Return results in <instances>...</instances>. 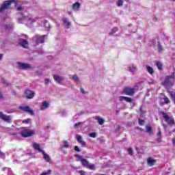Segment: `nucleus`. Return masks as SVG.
<instances>
[{
  "instance_id": "obj_41",
  "label": "nucleus",
  "mask_w": 175,
  "mask_h": 175,
  "mask_svg": "<svg viewBox=\"0 0 175 175\" xmlns=\"http://www.w3.org/2000/svg\"><path fill=\"white\" fill-rule=\"evenodd\" d=\"M75 151H77V152H80V148H79V146H75Z\"/></svg>"
},
{
  "instance_id": "obj_54",
  "label": "nucleus",
  "mask_w": 175,
  "mask_h": 175,
  "mask_svg": "<svg viewBox=\"0 0 175 175\" xmlns=\"http://www.w3.org/2000/svg\"><path fill=\"white\" fill-rule=\"evenodd\" d=\"M142 107L140 108L141 116H142V114H143V113L142 112Z\"/></svg>"
},
{
  "instance_id": "obj_2",
  "label": "nucleus",
  "mask_w": 175,
  "mask_h": 175,
  "mask_svg": "<svg viewBox=\"0 0 175 175\" xmlns=\"http://www.w3.org/2000/svg\"><path fill=\"white\" fill-rule=\"evenodd\" d=\"M77 161H80L82 166L86 167V169H89L90 170H95V165L92 163H90L87 159L83 158V156H77Z\"/></svg>"
},
{
  "instance_id": "obj_28",
  "label": "nucleus",
  "mask_w": 175,
  "mask_h": 175,
  "mask_svg": "<svg viewBox=\"0 0 175 175\" xmlns=\"http://www.w3.org/2000/svg\"><path fill=\"white\" fill-rule=\"evenodd\" d=\"M96 120L100 125H103L105 120L103 118L98 116L96 118Z\"/></svg>"
},
{
  "instance_id": "obj_47",
  "label": "nucleus",
  "mask_w": 175,
  "mask_h": 175,
  "mask_svg": "<svg viewBox=\"0 0 175 175\" xmlns=\"http://www.w3.org/2000/svg\"><path fill=\"white\" fill-rule=\"evenodd\" d=\"M49 83H50V79H45V84H49Z\"/></svg>"
},
{
  "instance_id": "obj_48",
  "label": "nucleus",
  "mask_w": 175,
  "mask_h": 175,
  "mask_svg": "<svg viewBox=\"0 0 175 175\" xmlns=\"http://www.w3.org/2000/svg\"><path fill=\"white\" fill-rule=\"evenodd\" d=\"M38 54H43V49H40V50L38 51Z\"/></svg>"
},
{
  "instance_id": "obj_17",
  "label": "nucleus",
  "mask_w": 175,
  "mask_h": 175,
  "mask_svg": "<svg viewBox=\"0 0 175 175\" xmlns=\"http://www.w3.org/2000/svg\"><path fill=\"white\" fill-rule=\"evenodd\" d=\"M118 98H119V100H120V102H122V100H125V102H129V103H131V102H132V98L131 97L120 96Z\"/></svg>"
},
{
  "instance_id": "obj_20",
  "label": "nucleus",
  "mask_w": 175,
  "mask_h": 175,
  "mask_svg": "<svg viewBox=\"0 0 175 175\" xmlns=\"http://www.w3.org/2000/svg\"><path fill=\"white\" fill-rule=\"evenodd\" d=\"M49 106V102L47 101H44L42 102V104L40 107V109L41 110H46V109H47Z\"/></svg>"
},
{
  "instance_id": "obj_50",
  "label": "nucleus",
  "mask_w": 175,
  "mask_h": 175,
  "mask_svg": "<svg viewBox=\"0 0 175 175\" xmlns=\"http://www.w3.org/2000/svg\"><path fill=\"white\" fill-rule=\"evenodd\" d=\"M17 10H23V7H18Z\"/></svg>"
},
{
  "instance_id": "obj_19",
  "label": "nucleus",
  "mask_w": 175,
  "mask_h": 175,
  "mask_svg": "<svg viewBox=\"0 0 175 175\" xmlns=\"http://www.w3.org/2000/svg\"><path fill=\"white\" fill-rule=\"evenodd\" d=\"M80 6H81V4L79 2H76L72 5V10L75 12H77L80 9Z\"/></svg>"
},
{
  "instance_id": "obj_29",
  "label": "nucleus",
  "mask_w": 175,
  "mask_h": 175,
  "mask_svg": "<svg viewBox=\"0 0 175 175\" xmlns=\"http://www.w3.org/2000/svg\"><path fill=\"white\" fill-rule=\"evenodd\" d=\"M62 147L64 148H69V144L68 143V142H66V141H64L63 142V146H62Z\"/></svg>"
},
{
  "instance_id": "obj_9",
  "label": "nucleus",
  "mask_w": 175,
  "mask_h": 175,
  "mask_svg": "<svg viewBox=\"0 0 175 175\" xmlns=\"http://www.w3.org/2000/svg\"><path fill=\"white\" fill-rule=\"evenodd\" d=\"M19 109L20 110H23V111L29 113L31 116H35V112L29 106H20Z\"/></svg>"
},
{
  "instance_id": "obj_36",
  "label": "nucleus",
  "mask_w": 175,
  "mask_h": 175,
  "mask_svg": "<svg viewBox=\"0 0 175 175\" xmlns=\"http://www.w3.org/2000/svg\"><path fill=\"white\" fill-rule=\"evenodd\" d=\"M72 80L77 82H79L80 81V79H79V77H77V75H75L72 76Z\"/></svg>"
},
{
  "instance_id": "obj_11",
  "label": "nucleus",
  "mask_w": 175,
  "mask_h": 175,
  "mask_svg": "<svg viewBox=\"0 0 175 175\" xmlns=\"http://www.w3.org/2000/svg\"><path fill=\"white\" fill-rule=\"evenodd\" d=\"M0 118H1V120H3L5 122H8V123H10L12 121V117H10L9 116H6V115L2 113V112H0Z\"/></svg>"
},
{
  "instance_id": "obj_33",
  "label": "nucleus",
  "mask_w": 175,
  "mask_h": 175,
  "mask_svg": "<svg viewBox=\"0 0 175 175\" xmlns=\"http://www.w3.org/2000/svg\"><path fill=\"white\" fill-rule=\"evenodd\" d=\"M156 65L159 70H162V63L161 62H157L156 63Z\"/></svg>"
},
{
  "instance_id": "obj_55",
  "label": "nucleus",
  "mask_w": 175,
  "mask_h": 175,
  "mask_svg": "<svg viewBox=\"0 0 175 175\" xmlns=\"http://www.w3.org/2000/svg\"><path fill=\"white\" fill-rule=\"evenodd\" d=\"M68 14H72V12H68Z\"/></svg>"
},
{
  "instance_id": "obj_6",
  "label": "nucleus",
  "mask_w": 175,
  "mask_h": 175,
  "mask_svg": "<svg viewBox=\"0 0 175 175\" xmlns=\"http://www.w3.org/2000/svg\"><path fill=\"white\" fill-rule=\"evenodd\" d=\"M35 134V130H31L29 129H23L22 131L21 132V136L23 137H30V136H33Z\"/></svg>"
},
{
  "instance_id": "obj_37",
  "label": "nucleus",
  "mask_w": 175,
  "mask_h": 175,
  "mask_svg": "<svg viewBox=\"0 0 175 175\" xmlns=\"http://www.w3.org/2000/svg\"><path fill=\"white\" fill-rule=\"evenodd\" d=\"M89 136H90V137L95 138V137H96V133H90L89 134Z\"/></svg>"
},
{
  "instance_id": "obj_13",
  "label": "nucleus",
  "mask_w": 175,
  "mask_h": 175,
  "mask_svg": "<svg viewBox=\"0 0 175 175\" xmlns=\"http://www.w3.org/2000/svg\"><path fill=\"white\" fill-rule=\"evenodd\" d=\"M53 79L57 84H61L64 80H65V78L62 76L55 75H53Z\"/></svg>"
},
{
  "instance_id": "obj_23",
  "label": "nucleus",
  "mask_w": 175,
  "mask_h": 175,
  "mask_svg": "<svg viewBox=\"0 0 175 175\" xmlns=\"http://www.w3.org/2000/svg\"><path fill=\"white\" fill-rule=\"evenodd\" d=\"M147 162H148V165H149V166H152V165H154V163H155V160L151 157H149L147 159Z\"/></svg>"
},
{
  "instance_id": "obj_16",
  "label": "nucleus",
  "mask_w": 175,
  "mask_h": 175,
  "mask_svg": "<svg viewBox=\"0 0 175 175\" xmlns=\"http://www.w3.org/2000/svg\"><path fill=\"white\" fill-rule=\"evenodd\" d=\"M167 103H170V100L166 96L161 94V105H165Z\"/></svg>"
},
{
  "instance_id": "obj_10",
  "label": "nucleus",
  "mask_w": 175,
  "mask_h": 175,
  "mask_svg": "<svg viewBox=\"0 0 175 175\" xmlns=\"http://www.w3.org/2000/svg\"><path fill=\"white\" fill-rule=\"evenodd\" d=\"M18 69H31V64L27 63H17Z\"/></svg>"
},
{
  "instance_id": "obj_3",
  "label": "nucleus",
  "mask_w": 175,
  "mask_h": 175,
  "mask_svg": "<svg viewBox=\"0 0 175 175\" xmlns=\"http://www.w3.org/2000/svg\"><path fill=\"white\" fill-rule=\"evenodd\" d=\"M33 148H34V150H37L38 151V152H42V154L43 155V158H44V161H46V162H48V163L51 162V158H50V156L49 154H47L46 153V152H44V150H43L40 148V146L38 144L33 143Z\"/></svg>"
},
{
  "instance_id": "obj_43",
  "label": "nucleus",
  "mask_w": 175,
  "mask_h": 175,
  "mask_svg": "<svg viewBox=\"0 0 175 175\" xmlns=\"http://www.w3.org/2000/svg\"><path fill=\"white\" fill-rule=\"evenodd\" d=\"M139 125H144V120H142L139 119Z\"/></svg>"
},
{
  "instance_id": "obj_58",
  "label": "nucleus",
  "mask_w": 175,
  "mask_h": 175,
  "mask_svg": "<svg viewBox=\"0 0 175 175\" xmlns=\"http://www.w3.org/2000/svg\"><path fill=\"white\" fill-rule=\"evenodd\" d=\"M157 140H158V142H159V139H158Z\"/></svg>"
},
{
  "instance_id": "obj_39",
  "label": "nucleus",
  "mask_w": 175,
  "mask_h": 175,
  "mask_svg": "<svg viewBox=\"0 0 175 175\" xmlns=\"http://www.w3.org/2000/svg\"><path fill=\"white\" fill-rule=\"evenodd\" d=\"M31 122V119H26L25 120H23V124H29Z\"/></svg>"
},
{
  "instance_id": "obj_15",
  "label": "nucleus",
  "mask_w": 175,
  "mask_h": 175,
  "mask_svg": "<svg viewBox=\"0 0 175 175\" xmlns=\"http://www.w3.org/2000/svg\"><path fill=\"white\" fill-rule=\"evenodd\" d=\"M25 94L26 95V98H27L28 99H32V98L35 96V92L31 91L29 90H27L25 92Z\"/></svg>"
},
{
  "instance_id": "obj_8",
  "label": "nucleus",
  "mask_w": 175,
  "mask_h": 175,
  "mask_svg": "<svg viewBox=\"0 0 175 175\" xmlns=\"http://www.w3.org/2000/svg\"><path fill=\"white\" fill-rule=\"evenodd\" d=\"M46 36H46V35H43V36L36 35L33 38V42L37 43V44H39L40 43H44V38H46Z\"/></svg>"
},
{
  "instance_id": "obj_22",
  "label": "nucleus",
  "mask_w": 175,
  "mask_h": 175,
  "mask_svg": "<svg viewBox=\"0 0 175 175\" xmlns=\"http://www.w3.org/2000/svg\"><path fill=\"white\" fill-rule=\"evenodd\" d=\"M63 23L66 28H69V26L70 25V22H69V20H68V18H63Z\"/></svg>"
},
{
  "instance_id": "obj_4",
  "label": "nucleus",
  "mask_w": 175,
  "mask_h": 175,
  "mask_svg": "<svg viewBox=\"0 0 175 175\" xmlns=\"http://www.w3.org/2000/svg\"><path fill=\"white\" fill-rule=\"evenodd\" d=\"M162 84L165 87V88H170V87H173V84H174V72L170 76H167L165 80L162 83Z\"/></svg>"
},
{
  "instance_id": "obj_53",
  "label": "nucleus",
  "mask_w": 175,
  "mask_h": 175,
  "mask_svg": "<svg viewBox=\"0 0 175 175\" xmlns=\"http://www.w3.org/2000/svg\"><path fill=\"white\" fill-rule=\"evenodd\" d=\"M3 96H2V94L0 93V100L1 99H2Z\"/></svg>"
},
{
  "instance_id": "obj_35",
  "label": "nucleus",
  "mask_w": 175,
  "mask_h": 175,
  "mask_svg": "<svg viewBox=\"0 0 175 175\" xmlns=\"http://www.w3.org/2000/svg\"><path fill=\"white\" fill-rule=\"evenodd\" d=\"M117 6H122L124 5V1L122 0H119L116 3Z\"/></svg>"
},
{
  "instance_id": "obj_1",
  "label": "nucleus",
  "mask_w": 175,
  "mask_h": 175,
  "mask_svg": "<svg viewBox=\"0 0 175 175\" xmlns=\"http://www.w3.org/2000/svg\"><path fill=\"white\" fill-rule=\"evenodd\" d=\"M38 21V17L33 16V15L29 14H25L22 18H19L18 20V23L19 24H27L28 27L33 24V23Z\"/></svg>"
},
{
  "instance_id": "obj_24",
  "label": "nucleus",
  "mask_w": 175,
  "mask_h": 175,
  "mask_svg": "<svg viewBox=\"0 0 175 175\" xmlns=\"http://www.w3.org/2000/svg\"><path fill=\"white\" fill-rule=\"evenodd\" d=\"M3 172L5 170L7 172L8 175H12L13 172H12V170L9 167H3L2 168Z\"/></svg>"
},
{
  "instance_id": "obj_40",
  "label": "nucleus",
  "mask_w": 175,
  "mask_h": 175,
  "mask_svg": "<svg viewBox=\"0 0 175 175\" xmlns=\"http://www.w3.org/2000/svg\"><path fill=\"white\" fill-rule=\"evenodd\" d=\"M0 158L5 159V154L3 152H1V150H0Z\"/></svg>"
},
{
  "instance_id": "obj_44",
  "label": "nucleus",
  "mask_w": 175,
  "mask_h": 175,
  "mask_svg": "<svg viewBox=\"0 0 175 175\" xmlns=\"http://www.w3.org/2000/svg\"><path fill=\"white\" fill-rule=\"evenodd\" d=\"M5 29H10V28H12V26H10V25H7L5 26Z\"/></svg>"
},
{
  "instance_id": "obj_21",
  "label": "nucleus",
  "mask_w": 175,
  "mask_h": 175,
  "mask_svg": "<svg viewBox=\"0 0 175 175\" xmlns=\"http://www.w3.org/2000/svg\"><path fill=\"white\" fill-rule=\"evenodd\" d=\"M128 70L131 72V73H133L134 72H136V66H135L133 64H130L128 66Z\"/></svg>"
},
{
  "instance_id": "obj_51",
  "label": "nucleus",
  "mask_w": 175,
  "mask_h": 175,
  "mask_svg": "<svg viewBox=\"0 0 175 175\" xmlns=\"http://www.w3.org/2000/svg\"><path fill=\"white\" fill-rule=\"evenodd\" d=\"M3 57V55H2L1 53H0V61H1V59H2Z\"/></svg>"
},
{
  "instance_id": "obj_25",
  "label": "nucleus",
  "mask_w": 175,
  "mask_h": 175,
  "mask_svg": "<svg viewBox=\"0 0 175 175\" xmlns=\"http://www.w3.org/2000/svg\"><path fill=\"white\" fill-rule=\"evenodd\" d=\"M146 132L149 133L150 135L152 134V129L151 128V126L147 125L146 126Z\"/></svg>"
},
{
  "instance_id": "obj_49",
  "label": "nucleus",
  "mask_w": 175,
  "mask_h": 175,
  "mask_svg": "<svg viewBox=\"0 0 175 175\" xmlns=\"http://www.w3.org/2000/svg\"><path fill=\"white\" fill-rule=\"evenodd\" d=\"M172 144L175 146V138L172 139Z\"/></svg>"
},
{
  "instance_id": "obj_12",
  "label": "nucleus",
  "mask_w": 175,
  "mask_h": 175,
  "mask_svg": "<svg viewBox=\"0 0 175 175\" xmlns=\"http://www.w3.org/2000/svg\"><path fill=\"white\" fill-rule=\"evenodd\" d=\"M123 94H124V95L132 96L133 95V94H135V90H133V88H126L123 90Z\"/></svg>"
},
{
  "instance_id": "obj_32",
  "label": "nucleus",
  "mask_w": 175,
  "mask_h": 175,
  "mask_svg": "<svg viewBox=\"0 0 175 175\" xmlns=\"http://www.w3.org/2000/svg\"><path fill=\"white\" fill-rule=\"evenodd\" d=\"M170 96H171L174 103L175 104V92H171Z\"/></svg>"
},
{
  "instance_id": "obj_34",
  "label": "nucleus",
  "mask_w": 175,
  "mask_h": 175,
  "mask_svg": "<svg viewBox=\"0 0 175 175\" xmlns=\"http://www.w3.org/2000/svg\"><path fill=\"white\" fill-rule=\"evenodd\" d=\"M50 174H51V170H48L47 172H44L40 175H50Z\"/></svg>"
},
{
  "instance_id": "obj_31",
  "label": "nucleus",
  "mask_w": 175,
  "mask_h": 175,
  "mask_svg": "<svg viewBox=\"0 0 175 175\" xmlns=\"http://www.w3.org/2000/svg\"><path fill=\"white\" fill-rule=\"evenodd\" d=\"M117 31H118V28L114 27V28L111 30V31L109 33V35H111V36L114 35V33H116V32H117Z\"/></svg>"
},
{
  "instance_id": "obj_7",
  "label": "nucleus",
  "mask_w": 175,
  "mask_h": 175,
  "mask_svg": "<svg viewBox=\"0 0 175 175\" xmlns=\"http://www.w3.org/2000/svg\"><path fill=\"white\" fill-rule=\"evenodd\" d=\"M163 118H164L165 122L167 123L168 125H174V119L172 117H169V115L163 112Z\"/></svg>"
},
{
  "instance_id": "obj_57",
  "label": "nucleus",
  "mask_w": 175,
  "mask_h": 175,
  "mask_svg": "<svg viewBox=\"0 0 175 175\" xmlns=\"http://www.w3.org/2000/svg\"><path fill=\"white\" fill-rule=\"evenodd\" d=\"M172 1H173L174 2H175V0H172Z\"/></svg>"
},
{
  "instance_id": "obj_5",
  "label": "nucleus",
  "mask_w": 175,
  "mask_h": 175,
  "mask_svg": "<svg viewBox=\"0 0 175 175\" xmlns=\"http://www.w3.org/2000/svg\"><path fill=\"white\" fill-rule=\"evenodd\" d=\"M14 3V6H17V1L16 0H8L3 2V5L0 8V13H3L6 9H8L9 5Z\"/></svg>"
},
{
  "instance_id": "obj_27",
  "label": "nucleus",
  "mask_w": 175,
  "mask_h": 175,
  "mask_svg": "<svg viewBox=\"0 0 175 175\" xmlns=\"http://www.w3.org/2000/svg\"><path fill=\"white\" fill-rule=\"evenodd\" d=\"M146 70L150 73V75H152L154 73V69L150 66H146Z\"/></svg>"
},
{
  "instance_id": "obj_45",
  "label": "nucleus",
  "mask_w": 175,
  "mask_h": 175,
  "mask_svg": "<svg viewBox=\"0 0 175 175\" xmlns=\"http://www.w3.org/2000/svg\"><path fill=\"white\" fill-rule=\"evenodd\" d=\"M80 92H81V94H85V91L84 90V88H80Z\"/></svg>"
},
{
  "instance_id": "obj_18",
  "label": "nucleus",
  "mask_w": 175,
  "mask_h": 175,
  "mask_svg": "<svg viewBox=\"0 0 175 175\" xmlns=\"http://www.w3.org/2000/svg\"><path fill=\"white\" fill-rule=\"evenodd\" d=\"M77 140L80 145H81L83 147H85V142L83 141V137L81 135H77Z\"/></svg>"
},
{
  "instance_id": "obj_38",
  "label": "nucleus",
  "mask_w": 175,
  "mask_h": 175,
  "mask_svg": "<svg viewBox=\"0 0 175 175\" xmlns=\"http://www.w3.org/2000/svg\"><path fill=\"white\" fill-rule=\"evenodd\" d=\"M128 152L129 155H133V150H132V148H129L128 149Z\"/></svg>"
},
{
  "instance_id": "obj_46",
  "label": "nucleus",
  "mask_w": 175,
  "mask_h": 175,
  "mask_svg": "<svg viewBox=\"0 0 175 175\" xmlns=\"http://www.w3.org/2000/svg\"><path fill=\"white\" fill-rule=\"evenodd\" d=\"M79 125H81V122H78L77 124H75V128H77Z\"/></svg>"
},
{
  "instance_id": "obj_30",
  "label": "nucleus",
  "mask_w": 175,
  "mask_h": 175,
  "mask_svg": "<svg viewBox=\"0 0 175 175\" xmlns=\"http://www.w3.org/2000/svg\"><path fill=\"white\" fill-rule=\"evenodd\" d=\"M44 25L45 28H48V29H50V28H51L50 23H49V22H47V21H44Z\"/></svg>"
},
{
  "instance_id": "obj_56",
  "label": "nucleus",
  "mask_w": 175,
  "mask_h": 175,
  "mask_svg": "<svg viewBox=\"0 0 175 175\" xmlns=\"http://www.w3.org/2000/svg\"><path fill=\"white\" fill-rule=\"evenodd\" d=\"M126 2H129V0H126Z\"/></svg>"
},
{
  "instance_id": "obj_26",
  "label": "nucleus",
  "mask_w": 175,
  "mask_h": 175,
  "mask_svg": "<svg viewBox=\"0 0 175 175\" xmlns=\"http://www.w3.org/2000/svg\"><path fill=\"white\" fill-rule=\"evenodd\" d=\"M157 50L159 53H163V47L159 42L157 43Z\"/></svg>"
},
{
  "instance_id": "obj_42",
  "label": "nucleus",
  "mask_w": 175,
  "mask_h": 175,
  "mask_svg": "<svg viewBox=\"0 0 175 175\" xmlns=\"http://www.w3.org/2000/svg\"><path fill=\"white\" fill-rule=\"evenodd\" d=\"M77 173H79L80 175H85V172L84 171H77Z\"/></svg>"
},
{
  "instance_id": "obj_52",
  "label": "nucleus",
  "mask_w": 175,
  "mask_h": 175,
  "mask_svg": "<svg viewBox=\"0 0 175 175\" xmlns=\"http://www.w3.org/2000/svg\"><path fill=\"white\" fill-rule=\"evenodd\" d=\"M161 131H159L158 132V133H157V136H161Z\"/></svg>"
},
{
  "instance_id": "obj_14",
  "label": "nucleus",
  "mask_w": 175,
  "mask_h": 175,
  "mask_svg": "<svg viewBox=\"0 0 175 175\" xmlns=\"http://www.w3.org/2000/svg\"><path fill=\"white\" fill-rule=\"evenodd\" d=\"M18 44L21 46V47H23L24 49L28 48V46H29L28 42L24 39H19Z\"/></svg>"
}]
</instances>
